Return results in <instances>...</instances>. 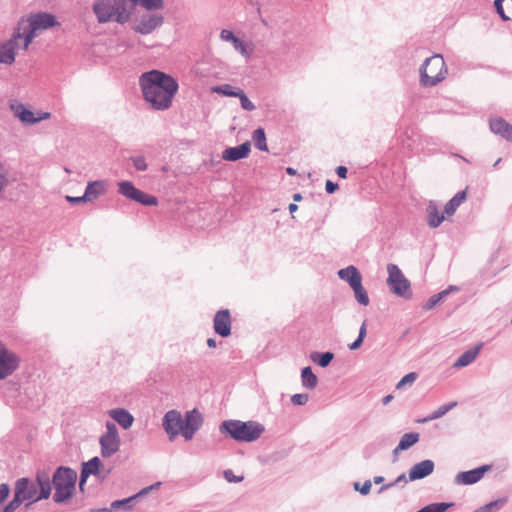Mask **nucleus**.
<instances>
[{
  "label": "nucleus",
  "instance_id": "nucleus-52",
  "mask_svg": "<svg viewBox=\"0 0 512 512\" xmlns=\"http://www.w3.org/2000/svg\"><path fill=\"white\" fill-rule=\"evenodd\" d=\"M10 492V488L6 483L0 484V500L4 501Z\"/></svg>",
  "mask_w": 512,
  "mask_h": 512
},
{
  "label": "nucleus",
  "instance_id": "nucleus-14",
  "mask_svg": "<svg viewBox=\"0 0 512 512\" xmlns=\"http://www.w3.org/2000/svg\"><path fill=\"white\" fill-rule=\"evenodd\" d=\"M490 469V465H482L468 471L459 472L455 476L454 482L457 485H473L480 481Z\"/></svg>",
  "mask_w": 512,
  "mask_h": 512
},
{
  "label": "nucleus",
  "instance_id": "nucleus-4",
  "mask_svg": "<svg viewBox=\"0 0 512 512\" xmlns=\"http://www.w3.org/2000/svg\"><path fill=\"white\" fill-rule=\"evenodd\" d=\"M129 5V0H97L93 5V11L99 23L113 21L125 24L131 16Z\"/></svg>",
  "mask_w": 512,
  "mask_h": 512
},
{
  "label": "nucleus",
  "instance_id": "nucleus-11",
  "mask_svg": "<svg viewBox=\"0 0 512 512\" xmlns=\"http://www.w3.org/2000/svg\"><path fill=\"white\" fill-rule=\"evenodd\" d=\"M162 426L172 441L179 433L183 435V419L177 410H170L163 417Z\"/></svg>",
  "mask_w": 512,
  "mask_h": 512
},
{
  "label": "nucleus",
  "instance_id": "nucleus-41",
  "mask_svg": "<svg viewBox=\"0 0 512 512\" xmlns=\"http://www.w3.org/2000/svg\"><path fill=\"white\" fill-rule=\"evenodd\" d=\"M130 161L137 171H146L148 168V164L143 155L131 156Z\"/></svg>",
  "mask_w": 512,
  "mask_h": 512
},
{
  "label": "nucleus",
  "instance_id": "nucleus-45",
  "mask_svg": "<svg viewBox=\"0 0 512 512\" xmlns=\"http://www.w3.org/2000/svg\"><path fill=\"white\" fill-rule=\"evenodd\" d=\"M417 379V374L415 372H410L406 374L396 385L397 389L403 388L407 384H412Z\"/></svg>",
  "mask_w": 512,
  "mask_h": 512
},
{
  "label": "nucleus",
  "instance_id": "nucleus-64",
  "mask_svg": "<svg viewBox=\"0 0 512 512\" xmlns=\"http://www.w3.org/2000/svg\"><path fill=\"white\" fill-rule=\"evenodd\" d=\"M393 399V395L389 394V395H386L385 397H383L382 399V403L383 405H387L388 403L391 402V400Z\"/></svg>",
  "mask_w": 512,
  "mask_h": 512
},
{
  "label": "nucleus",
  "instance_id": "nucleus-25",
  "mask_svg": "<svg viewBox=\"0 0 512 512\" xmlns=\"http://www.w3.org/2000/svg\"><path fill=\"white\" fill-rule=\"evenodd\" d=\"M105 191L104 183L102 181L89 182L86 186L84 198L87 201L97 199Z\"/></svg>",
  "mask_w": 512,
  "mask_h": 512
},
{
  "label": "nucleus",
  "instance_id": "nucleus-36",
  "mask_svg": "<svg viewBox=\"0 0 512 512\" xmlns=\"http://www.w3.org/2000/svg\"><path fill=\"white\" fill-rule=\"evenodd\" d=\"M351 288L354 291L355 299L357 300V302L359 304H361L363 306L369 305V302H370L369 296H368L367 291L364 289V287L362 285V281L359 282L358 284L354 285Z\"/></svg>",
  "mask_w": 512,
  "mask_h": 512
},
{
  "label": "nucleus",
  "instance_id": "nucleus-28",
  "mask_svg": "<svg viewBox=\"0 0 512 512\" xmlns=\"http://www.w3.org/2000/svg\"><path fill=\"white\" fill-rule=\"evenodd\" d=\"M301 382L302 386L306 389H314L317 386L318 378L310 366L304 367L301 370Z\"/></svg>",
  "mask_w": 512,
  "mask_h": 512
},
{
  "label": "nucleus",
  "instance_id": "nucleus-60",
  "mask_svg": "<svg viewBox=\"0 0 512 512\" xmlns=\"http://www.w3.org/2000/svg\"><path fill=\"white\" fill-rule=\"evenodd\" d=\"M410 481L409 477L407 478L405 473L400 474L396 479L395 483H403V485L407 484V482Z\"/></svg>",
  "mask_w": 512,
  "mask_h": 512
},
{
  "label": "nucleus",
  "instance_id": "nucleus-12",
  "mask_svg": "<svg viewBox=\"0 0 512 512\" xmlns=\"http://www.w3.org/2000/svg\"><path fill=\"white\" fill-rule=\"evenodd\" d=\"M19 39H23V37L19 31L14 28L11 38L5 42H0V63L10 65L15 61V51L19 47Z\"/></svg>",
  "mask_w": 512,
  "mask_h": 512
},
{
  "label": "nucleus",
  "instance_id": "nucleus-24",
  "mask_svg": "<svg viewBox=\"0 0 512 512\" xmlns=\"http://www.w3.org/2000/svg\"><path fill=\"white\" fill-rule=\"evenodd\" d=\"M220 38L223 41L231 42L234 49L238 51L241 55L248 56L246 45L240 38L236 37L232 31L223 29L220 32Z\"/></svg>",
  "mask_w": 512,
  "mask_h": 512
},
{
  "label": "nucleus",
  "instance_id": "nucleus-27",
  "mask_svg": "<svg viewBox=\"0 0 512 512\" xmlns=\"http://www.w3.org/2000/svg\"><path fill=\"white\" fill-rule=\"evenodd\" d=\"M136 500V496H131L125 499L121 500H115L111 503L110 508H103L95 510L94 512H112L114 510H117L119 508H122L124 510H131L133 507V502Z\"/></svg>",
  "mask_w": 512,
  "mask_h": 512
},
{
  "label": "nucleus",
  "instance_id": "nucleus-17",
  "mask_svg": "<svg viewBox=\"0 0 512 512\" xmlns=\"http://www.w3.org/2000/svg\"><path fill=\"white\" fill-rule=\"evenodd\" d=\"M435 464L432 460L426 459L419 463H416L409 470V480L416 481L424 479L425 477L431 475L434 471Z\"/></svg>",
  "mask_w": 512,
  "mask_h": 512
},
{
  "label": "nucleus",
  "instance_id": "nucleus-18",
  "mask_svg": "<svg viewBox=\"0 0 512 512\" xmlns=\"http://www.w3.org/2000/svg\"><path fill=\"white\" fill-rule=\"evenodd\" d=\"M251 151L250 142L246 141L238 146L228 147L222 152V158L225 161L235 162L248 157Z\"/></svg>",
  "mask_w": 512,
  "mask_h": 512
},
{
  "label": "nucleus",
  "instance_id": "nucleus-43",
  "mask_svg": "<svg viewBox=\"0 0 512 512\" xmlns=\"http://www.w3.org/2000/svg\"><path fill=\"white\" fill-rule=\"evenodd\" d=\"M22 503L23 502L19 498V492L14 493L12 500L8 502V504L3 508L2 512H15Z\"/></svg>",
  "mask_w": 512,
  "mask_h": 512
},
{
  "label": "nucleus",
  "instance_id": "nucleus-44",
  "mask_svg": "<svg viewBox=\"0 0 512 512\" xmlns=\"http://www.w3.org/2000/svg\"><path fill=\"white\" fill-rule=\"evenodd\" d=\"M506 503V498H499L494 501H491L485 505L482 506V509L485 510V512H492L493 509L498 510L500 509L504 504Z\"/></svg>",
  "mask_w": 512,
  "mask_h": 512
},
{
  "label": "nucleus",
  "instance_id": "nucleus-47",
  "mask_svg": "<svg viewBox=\"0 0 512 512\" xmlns=\"http://www.w3.org/2000/svg\"><path fill=\"white\" fill-rule=\"evenodd\" d=\"M308 400H309V396H308V394H305V393L294 394L291 397V402L294 405H299V406L305 405L308 402Z\"/></svg>",
  "mask_w": 512,
  "mask_h": 512
},
{
  "label": "nucleus",
  "instance_id": "nucleus-16",
  "mask_svg": "<svg viewBox=\"0 0 512 512\" xmlns=\"http://www.w3.org/2000/svg\"><path fill=\"white\" fill-rule=\"evenodd\" d=\"M213 327L215 332L223 338L231 334V317L229 310L223 309L215 314Z\"/></svg>",
  "mask_w": 512,
  "mask_h": 512
},
{
  "label": "nucleus",
  "instance_id": "nucleus-33",
  "mask_svg": "<svg viewBox=\"0 0 512 512\" xmlns=\"http://www.w3.org/2000/svg\"><path fill=\"white\" fill-rule=\"evenodd\" d=\"M16 115L19 117V119L26 124H35L39 122V119H36L34 116V113L24 107L23 105H19L16 109Z\"/></svg>",
  "mask_w": 512,
  "mask_h": 512
},
{
  "label": "nucleus",
  "instance_id": "nucleus-5",
  "mask_svg": "<svg viewBox=\"0 0 512 512\" xmlns=\"http://www.w3.org/2000/svg\"><path fill=\"white\" fill-rule=\"evenodd\" d=\"M219 430L237 442H253L262 435L265 427L256 421L225 420L220 424Z\"/></svg>",
  "mask_w": 512,
  "mask_h": 512
},
{
  "label": "nucleus",
  "instance_id": "nucleus-55",
  "mask_svg": "<svg viewBox=\"0 0 512 512\" xmlns=\"http://www.w3.org/2000/svg\"><path fill=\"white\" fill-rule=\"evenodd\" d=\"M111 473V468L105 469L103 466H100V474L95 475L99 480H104Z\"/></svg>",
  "mask_w": 512,
  "mask_h": 512
},
{
  "label": "nucleus",
  "instance_id": "nucleus-7",
  "mask_svg": "<svg viewBox=\"0 0 512 512\" xmlns=\"http://www.w3.org/2000/svg\"><path fill=\"white\" fill-rule=\"evenodd\" d=\"M447 72L443 56L434 54L426 58L420 66V85L422 87H434L446 78Z\"/></svg>",
  "mask_w": 512,
  "mask_h": 512
},
{
  "label": "nucleus",
  "instance_id": "nucleus-22",
  "mask_svg": "<svg viewBox=\"0 0 512 512\" xmlns=\"http://www.w3.org/2000/svg\"><path fill=\"white\" fill-rule=\"evenodd\" d=\"M483 347V343H478L475 347L468 349L463 354L459 356V358L454 362V368L466 367L471 364L479 354Z\"/></svg>",
  "mask_w": 512,
  "mask_h": 512
},
{
  "label": "nucleus",
  "instance_id": "nucleus-57",
  "mask_svg": "<svg viewBox=\"0 0 512 512\" xmlns=\"http://www.w3.org/2000/svg\"><path fill=\"white\" fill-rule=\"evenodd\" d=\"M364 339H360V337H357L354 342H352L350 345H349V349L350 350H356L358 348L361 347L362 343H363Z\"/></svg>",
  "mask_w": 512,
  "mask_h": 512
},
{
  "label": "nucleus",
  "instance_id": "nucleus-8",
  "mask_svg": "<svg viewBox=\"0 0 512 512\" xmlns=\"http://www.w3.org/2000/svg\"><path fill=\"white\" fill-rule=\"evenodd\" d=\"M387 284L393 294L404 299H411L412 291L410 281L404 276L396 264L387 265Z\"/></svg>",
  "mask_w": 512,
  "mask_h": 512
},
{
  "label": "nucleus",
  "instance_id": "nucleus-9",
  "mask_svg": "<svg viewBox=\"0 0 512 512\" xmlns=\"http://www.w3.org/2000/svg\"><path fill=\"white\" fill-rule=\"evenodd\" d=\"M101 447V455L109 458L115 454L120 448V437L116 425L108 421L106 423V432L99 439Z\"/></svg>",
  "mask_w": 512,
  "mask_h": 512
},
{
  "label": "nucleus",
  "instance_id": "nucleus-62",
  "mask_svg": "<svg viewBox=\"0 0 512 512\" xmlns=\"http://www.w3.org/2000/svg\"><path fill=\"white\" fill-rule=\"evenodd\" d=\"M399 483H395V480L393 482H390L388 484H384L383 486L380 487L379 489V493H382L384 492L385 490L389 489V488H392L396 485H398Z\"/></svg>",
  "mask_w": 512,
  "mask_h": 512
},
{
  "label": "nucleus",
  "instance_id": "nucleus-1",
  "mask_svg": "<svg viewBox=\"0 0 512 512\" xmlns=\"http://www.w3.org/2000/svg\"><path fill=\"white\" fill-rule=\"evenodd\" d=\"M139 84L144 99L158 111L167 110L172 106V100L179 88L175 78L159 70L143 73L139 78Z\"/></svg>",
  "mask_w": 512,
  "mask_h": 512
},
{
  "label": "nucleus",
  "instance_id": "nucleus-13",
  "mask_svg": "<svg viewBox=\"0 0 512 512\" xmlns=\"http://www.w3.org/2000/svg\"><path fill=\"white\" fill-rule=\"evenodd\" d=\"M203 416L197 410L187 411L183 420V437L189 441L203 425Z\"/></svg>",
  "mask_w": 512,
  "mask_h": 512
},
{
  "label": "nucleus",
  "instance_id": "nucleus-3",
  "mask_svg": "<svg viewBox=\"0 0 512 512\" xmlns=\"http://www.w3.org/2000/svg\"><path fill=\"white\" fill-rule=\"evenodd\" d=\"M58 24L54 15L39 12L30 14L26 19L22 18L15 28L23 37V49L27 50L38 32L50 29Z\"/></svg>",
  "mask_w": 512,
  "mask_h": 512
},
{
  "label": "nucleus",
  "instance_id": "nucleus-59",
  "mask_svg": "<svg viewBox=\"0 0 512 512\" xmlns=\"http://www.w3.org/2000/svg\"><path fill=\"white\" fill-rule=\"evenodd\" d=\"M502 138L512 142V125L509 124Z\"/></svg>",
  "mask_w": 512,
  "mask_h": 512
},
{
  "label": "nucleus",
  "instance_id": "nucleus-23",
  "mask_svg": "<svg viewBox=\"0 0 512 512\" xmlns=\"http://www.w3.org/2000/svg\"><path fill=\"white\" fill-rule=\"evenodd\" d=\"M338 276L341 280L348 282L350 287H353L362 281V276L359 270L353 265L340 269L338 271Z\"/></svg>",
  "mask_w": 512,
  "mask_h": 512
},
{
  "label": "nucleus",
  "instance_id": "nucleus-35",
  "mask_svg": "<svg viewBox=\"0 0 512 512\" xmlns=\"http://www.w3.org/2000/svg\"><path fill=\"white\" fill-rule=\"evenodd\" d=\"M419 441V434L416 432L405 433L399 443L398 449L407 450Z\"/></svg>",
  "mask_w": 512,
  "mask_h": 512
},
{
  "label": "nucleus",
  "instance_id": "nucleus-61",
  "mask_svg": "<svg viewBox=\"0 0 512 512\" xmlns=\"http://www.w3.org/2000/svg\"><path fill=\"white\" fill-rule=\"evenodd\" d=\"M151 490H152V487H149V486L145 487L142 490H140L137 494H135L134 496H136V499H137L139 497L147 495Z\"/></svg>",
  "mask_w": 512,
  "mask_h": 512
},
{
  "label": "nucleus",
  "instance_id": "nucleus-49",
  "mask_svg": "<svg viewBox=\"0 0 512 512\" xmlns=\"http://www.w3.org/2000/svg\"><path fill=\"white\" fill-rule=\"evenodd\" d=\"M441 301V296H437V294H434L431 296L426 303L423 305L424 310H431L434 308L439 302Z\"/></svg>",
  "mask_w": 512,
  "mask_h": 512
},
{
  "label": "nucleus",
  "instance_id": "nucleus-30",
  "mask_svg": "<svg viewBox=\"0 0 512 512\" xmlns=\"http://www.w3.org/2000/svg\"><path fill=\"white\" fill-rule=\"evenodd\" d=\"M131 200L138 202L145 206H153V205H157V203H158V200L155 196L147 194L138 188H136V190L134 191Z\"/></svg>",
  "mask_w": 512,
  "mask_h": 512
},
{
  "label": "nucleus",
  "instance_id": "nucleus-31",
  "mask_svg": "<svg viewBox=\"0 0 512 512\" xmlns=\"http://www.w3.org/2000/svg\"><path fill=\"white\" fill-rule=\"evenodd\" d=\"M311 360L322 368L327 367L334 359L332 352H313L311 354Z\"/></svg>",
  "mask_w": 512,
  "mask_h": 512
},
{
  "label": "nucleus",
  "instance_id": "nucleus-6",
  "mask_svg": "<svg viewBox=\"0 0 512 512\" xmlns=\"http://www.w3.org/2000/svg\"><path fill=\"white\" fill-rule=\"evenodd\" d=\"M77 472L66 466L58 467L53 473L51 483L55 488L53 501L57 504L68 501L75 490Z\"/></svg>",
  "mask_w": 512,
  "mask_h": 512
},
{
  "label": "nucleus",
  "instance_id": "nucleus-51",
  "mask_svg": "<svg viewBox=\"0 0 512 512\" xmlns=\"http://www.w3.org/2000/svg\"><path fill=\"white\" fill-rule=\"evenodd\" d=\"M494 6H495V9L497 11V13L499 14V16L501 17V19L503 21H508L510 18L506 15L505 11H504V8H503V3H500V5H498L497 2H494Z\"/></svg>",
  "mask_w": 512,
  "mask_h": 512
},
{
  "label": "nucleus",
  "instance_id": "nucleus-20",
  "mask_svg": "<svg viewBox=\"0 0 512 512\" xmlns=\"http://www.w3.org/2000/svg\"><path fill=\"white\" fill-rule=\"evenodd\" d=\"M427 224L430 228H437L444 221V214L439 211L436 201L430 200L426 206Z\"/></svg>",
  "mask_w": 512,
  "mask_h": 512
},
{
  "label": "nucleus",
  "instance_id": "nucleus-50",
  "mask_svg": "<svg viewBox=\"0 0 512 512\" xmlns=\"http://www.w3.org/2000/svg\"><path fill=\"white\" fill-rule=\"evenodd\" d=\"M8 178L7 173L3 165L0 164V193L7 186Z\"/></svg>",
  "mask_w": 512,
  "mask_h": 512
},
{
  "label": "nucleus",
  "instance_id": "nucleus-2",
  "mask_svg": "<svg viewBox=\"0 0 512 512\" xmlns=\"http://www.w3.org/2000/svg\"><path fill=\"white\" fill-rule=\"evenodd\" d=\"M51 491V478L45 470L37 471L35 482L27 477H22L17 479L14 485V493L19 492V498L22 502L27 501L26 508L40 500L48 499Z\"/></svg>",
  "mask_w": 512,
  "mask_h": 512
},
{
  "label": "nucleus",
  "instance_id": "nucleus-54",
  "mask_svg": "<svg viewBox=\"0 0 512 512\" xmlns=\"http://www.w3.org/2000/svg\"><path fill=\"white\" fill-rule=\"evenodd\" d=\"M66 200L71 204H79L82 202H87V199L84 198V194L82 196H78V197L66 196Z\"/></svg>",
  "mask_w": 512,
  "mask_h": 512
},
{
  "label": "nucleus",
  "instance_id": "nucleus-21",
  "mask_svg": "<svg viewBox=\"0 0 512 512\" xmlns=\"http://www.w3.org/2000/svg\"><path fill=\"white\" fill-rule=\"evenodd\" d=\"M109 416L115 420L123 429H129L133 422L134 417L133 415L124 408H115L111 409L108 412Z\"/></svg>",
  "mask_w": 512,
  "mask_h": 512
},
{
  "label": "nucleus",
  "instance_id": "nucleus-29",
  "mask_svg": "<svg viewBox=\"0 0 512 512\" xmlns=\"http://www.w3.org/2000/svg\"><path fill=\"white\" fill-rule=\"evenodd\" d=\"M456 405H457L456 402H450L448 404L442 405V406L438 407V409L433 411L430 415H428V416H426V417H424L422 419H418L417 422L418 423H426V422H429L431 420L441 418L447 412H449L452 408H454Z\"/></svg>",
  "mask_w": 512,
  "mask_h": 512
},
{
  "label": "nucleus",
  "instance_id": "nucleus-56",
  "mask_svg": "<svg viewBox=\"0 0 512 512\" xmlns=\"http://www.w3.org/2000/svg\"><path fill=\"white\" fill-rule=\"evenodd\" d=\"M347 173H348V169L345 166H338L336 168V174L340 178H346L347 177Z\"/></svg>",
  "mask_w": 512,
  "mask_h": 512
},
{
  "label": "nucleus",
  "instance_id": "nucleus-32",
  "mask_svg": "<svg viewBox=\"0 0 512 512\" xmlns=\"http://www.w3.org/2000/svg\"><path fill=\"white\" fill-rule=\"evenodd\" d=\"M252 140L257 149L260 151H268L266 135L263 128L259 127L253 131Z\"/></svg>",
  "mask_w": 512,
  "mask_h": 512
},
{
  "label": "nucleus",
  "instance_id": "nucleus-48",
  "mask_svg": "<svg viewBox=\"0 0 512 512\" xmlns=\"http://www.w3.org/2000/svg\"><path fill=\"white\" fill-rule=\"evenodd\" d=\"M223 476L226 479V481L229 483H239V482L243 481V479H244V476H242V475L241 476L234 475L233 471L230 469L224 470Z\"/></svg>",
  "mask_w": 512,
  "mask_h": 512
},
{
  "label": "nucleus",
  "instance_id": "nucleus-53",
  "mask_svg": "<svg viewBox=\"0 0 512 512\" xmlns=\"http://www.w3.org/2000/svg\"><path fill=\"white\" fill-rule=\"evenodd\" d=\"M338 189V184L331 181V180H327L326 183H325V190L328 194H332L334 193L336 190Z\"/></svg>",
  "mask_w": 512,
  "mask_h": 512
},
{
  "label": "nucleus",
  "instance_id": "nucleus-37",
  "mask_svg": "<svg viewBox=\"0 0 512 512\" xmlns=\"http://www.w3.org/2000/svg\"><path fill=\"white\" fill-rule=\"evenodd\" d=\"M239 90V88H235L230 84H222L211 88L213 93L229 97H237Z\"/></svg>",
  "mask_w": 512,
  "mask_h": 512
},
{
  "label": "nucleus",
  "instance_id": "nucleus-10",
  "mask_svg": "<svg viewBox=\"0 0 512 512\" xmlns=\"http://www.w3.org/2000/svg\"><path fill=\"white\" fill-rule=\"evenodd\" d=\"M20 365V357L0 342V380L11 376Z\"/></svg>",
  "mask_w": 512,
  "mask_h": 512
},
{
  "label": "nucleus",
  "instance_id": "nucleus-34",
  "mask_svg": "<svg viewBox=\"0 0 512 512\" xmlns=\"http://www.w3.org/2000/svg\"><path fill=\"white\" fill-rule=\"evenodd\" d=\"M454 502H436L428 504L416 512H445L447 509L453 507Z\"/></svg>",
  "mask_w": 512,
  "mask_h": 512
},
{
  "label": "nucleus",
  "instance_id": "nucleus-46",
  "mask_svg": "<svg viewBox=\"0 0 512 512\" xmlns=\"http://www.w3.org/2000/svg\"><path fill=\"white\" fill-rule=\"evenodd\" d=\"M371 481L370 480H366L363 485H360L359 482H355L353 484V487L356 491L360 492L361 495H368L371 491Z\"/></svg>",
  "mask_w": 512,
  "mask_h": 512
},
{
  "label": "nucleus",
  "instance_id": "nucleus-39",
  "mask_svg": "<svg viewBox=\"0 0 512 512\" xmlns=\"http://www.w3.org/2000/svg\"><path fill=\"white\" fill-rule=\"evenodd\" d=\"M133 5H140L147 10H157L163 7V0H129Z\"/></svg>",
  "mask_w": 512,
  "mask_h": 512
},
{
  "label": "nucleus",
  "instance_id": "nucleus-63",
  "mask_svg": "<svg viewBox=\"0 0 512 512\" xmlns=\"http://www.w3.org/2000/svg\"><path fill=\"white\" fill-rule=\"evenodd\" d=\"M207 345L209 348H215L217 346L216 340L214 338H208Z\"/></svg>",
  "mask_w": 512,
  "mask_h": 512
},
{
  "label": "nucleus",
  "instance_id": "nucleus-58",
  "mask_svg": "<svg viewBox=\"0 0 512 512\" xmlns=\"http://www.w3.org/2000/svg\"><path fill=\"white\" fill-rule=\"evenodd\" d=\"M366 334H367L366 321H364V322L362 323V325L360 326V328H359V334H358V337H360V339H365Z\"/></svg>",
  "mask_w": 512,
  "mask_h": 512
},
{
  "label": "nucleus",
  "instance_id": "nucleus-15",
  "mask_svg": "<svg viewBox=\"0 0 512 512\" xmlns=\"http://www.w3.org/2000/svg\"><path fill=\"white\" fill-rule=\"evenodd\" d=\"M164 22L162 15L158 14H144L141 16L138 24L135 26V31L147 35L152 33L155 29L160 27Z\"/></svg>",
  "mask_w": 512,
  "mask_h": 512
},
{
  "label": "nucleus",
  "instance_id": "nucleus-40",
  "mask_svg": "<svg viewBox=\"0 0 512 512\" xmlns=\"http://www.w3.org/2000/svg\"><path fill=\"white\" fill-rule=\"evenodd\" d=\"M118 187L119 193L128 199L132 198L133 193L136 190V187L130 181H121L120 183H118Z\"/></svg>",
  "mask_w": 512,
  "mask_h": 512
},
{
  "label": "nucleus",
  "instance_id": "nucleus-42",
  "mask_svg": "<svg viewBox=\"0 0 512 512\" xmlns=\"http://www.w3.org/2000/svg\"><path fill=\"white\" fill-rule=\"evenodd\" d=\"M237 98H239L240 100L242 109L246 111H253L256 109L255 105L250 101V99L247 97L243 90H239Z\"/></svg>",
  "mask_w": 512,
  "mask_h": 512
},
{
  "label": "nucleus",
  "instance_id": "nucleus-19",
  "mask_svg": "<svg viewBox=\"0 0 512 512\" xmlns=\"http://www.w3.org/2000/svg\"><path fill=\"white\" fill-rule=\"evenodd\" d=\"M100 466L101 461L99 457L95 456L91 458L89 461L84 462L82 464V469L80 473V481L79 488L81 491L84 490L85 483L90 475H99L100 474Z\"/></svg>",
  "mask_w": 512,
  "mask_h": 512
},
{
  "label": "nucleus",
  "instance_id": "nucleus-26",
  "mask_svg": "<svg viewBox=\"0 0 512 512\" xmlns=\"http://www.w3.org/2000/svg\"><path fill=\"white\" fill-rule=\"evenodd\" d=\"M466 199V191L462 190L457 192L444 206V213L448 216L453 215L457 208L464 202Z\"/></svg>",
  "mask_w": 512,
  "mask_h": 512
},
{
  "label": "nucleus",
  "instance_id": "nucleus-38",
  "mask_svg": "<svg viewBox=\"0 0 512 512\" xmlns=\"http://www.w3.org/2000/svg\"><path fill=\"white\" fill-rule=\"evenodd\" d=\"M489 126L490 130L494 134L500 135L502 137L507 127L509 126V123L502 118H495L490 120Z\"/></svg>",
  "mask_w": 512,
  "mask_h": 512
}]
</instances>
